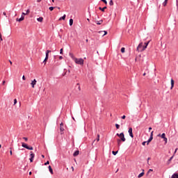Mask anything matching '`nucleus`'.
Segmentation results:
<instances>
[{
	"instance_id": "obj_1",
	"label": "nucleus",
	"mask_w": 178,
	"mask_h": 178,
	"mask_svg": "<svg viewBox=\"0 0 178 178\" xmlns=\"http://www.w3.org/2000/svg\"><path fill=\"white\" fill-rule=\"evenodd\" d=\"M116 136L120 138V139H117V141H122V143L126 141V138H124V133L122 132L120 134H116Z\"/></svg>"
},
{
	"instance_id": "obj_2",
	"label": "nucleus",
	"mask_w": 178,
	"mask_h": 178,
	"mask_svg": "<svg viewBox=\"0 0 178 178\" xmlns=\"http://www.w3.org/2000/svg\"><path fill=\"white\" fill-rule=\"evenodd\" d=\"M74 62L76 63V65H81V66H83L84 65V60L83 58H74Z\"/></svg>"
},
{
	"instance_id": "obj_3",
	"label": "nucleus",
	"mask_w": 178,
	"mask_h": 178,
	"mask_svg": "<svg viewBox=\"0 0 178 178\" xmlns=\"http://www.w3.org/2000/svg\"><path fill=\"white\" fill-rule=\"evenodd\" d=\"M22 147H23V148H26V149H29V151H33V149H34L32 146H29L27 143H22Z\"/></svg>"
},
{
	"instance_id": "obj_4",
	"label": "nucleus",
	"mask_w": 178,
	"mask_h": 178,
	"mask_svg": "<svg viewBox=\"0 0 178 178\" xmlns=\"http://www.w3.org/2000/svg\"><path fill=\"white\" fill-rule=\"evenodd\" d=\"M143 47H144V46H143V42H140V43L138 44V46L137 47L136 51H137L138 52H143V51H144L145 50H143Z\"/></svg>"
},
{
	"instance_id": "obj_5",
	"label": "nucleus",
	"mask_w": 178,
	"mask_h": 178,
	"mask_svg": "<svg viewBox=\"0 0 178 178\" xmlns=\"http://www.w3.org/2000/svg\"><path fill=\"white\" fill-rule=\"evenodd\" d=\"M129 134L131 138H134V135L133 134V128L129 127L128 130Z\"/></svg>"
},
{
	"instance_id": "obj_6",
	"label": "nucleus",
	"mask_w": 178,
	"mask_h": 178,
	"mask_svg": "<svg viewBox=\"0 0 178 178\" xmlns=\"http://www.w3.org/2000/svg\"><path fill=\"white\" fill-rule=\"evenodd\" d=\"M60 131L61 135L63 134V131H65V128H63V122L60 124Z\"/></svg>"
},
{
	"instance_id": "obj_7",
	"label": "nucleus",
	"mask_w": 178,
	"mask_h": 178,
	"mask_svg": "<svg viewBox=\"0 0 178 178\" xmlns=\"http://www.w3.org/2000/svg\"><path fill=\"white\" fill-rule=\"evenodd\" d=\"M35 84H37V80H36V79H33V80L31 81V85L32 88H35Z\"/></svg>"
},
{
	"instance_id": "obj_8",
	"label": "nucleus",
	"mask_w": 178,
	"mask_h": 178,
	"mask_svg": "<svg viewBox=\"0 0 178 178\" xmlns=\"http://www.w3.org/2000/svg\"><path fill=\"white\" fill-rule=\"evenodd\" d=\"M150 40L145 42V45L143 47V49L142 50H145L147 49V47H148V44H149Z\"/></svg>"
},
{
	"instance_id": "obj_9",
	"label": "nucleus",
	"mask_w": 178,
	"mask_h": 178,
	"mask_svg": "<svg viewBox=\"0 0 178 178\" xmlns=\"http://www.w3.org/2000/svg\"><path fill=\"white\" fill-rule=\"evenodd\" d=\"M79 154L80 151L79 149H76L73 152L72 155L73 156H77Z\"/></svg>"
},
{
	"instance_id": "obj_10",
	"label": "nucleus",
	"mask_w": 178,
	"mask_h": 178,
	"mask_svg": "<svg viewBox=\"0 0 178 178\" xmlns=\"http://www.w3.org/2000/svg\"><path fill=\"white\" fill-rule=\"evenodd\" d=\"M24 20V16L22 15L20 18H17L16 22H23Z\"/></svg>"
},
{
	"instance_id": "obj_11",
	"label": "nucleus",
	"mask_w": 178,
	"mask_h": 178,
	"mask_svg": "<svg viewBox=\"0 0 178 178\" xmlns=\"http://www.w3.org/2000/svg\"><path fill=\"white\" fill-rule=\"evenodd\" d=\"M175 87V80L173 79H171V87L170 90H173V88Z\"/></svg>"
},
{
	"instance_id": "obj_12",
	"label": "nucleus",
	"mask_w": 178,
	"mask_h": 178,
	"mask_svg": "<svg viewBox=\"0 0 178 178\" xmlns=\"http://www.w3.org/2000/svg\"><path fill=\"white\" fill-rule=\"evenodd\" d=\"M51 50H47L46 51V56H45V57L46 58H49V53H51Z\"/></svg>"
},
{
	"instance_id": "obj_13",
	"label": "nucleus",
	"mask_w": 178,
	"mask_h": 178,
	"mask_svg": "<svg viewBox=\"0 0 178 178\" xmlns=\"http://www.w3.org/2000/svg\"><path fill=\"white\" fill-rule=\"evenodd\" d=\"M49 170L51 175H54V170L52 169V167L51 165H49Z\"/></svg>"
},
{
	"instance_id": "obj_14",
	"label": "nucleus",
	"mask_w": 178,
	"mask_h": 178,
	"mask_svg": "<svg viewBox=\"0 0 178 178\" xmlns=\"http://www.w3.org/2000/svg\"><path fill=\"white\" fill-rule=\"evenodd\" d=\"M105 9H106V6L104 7H99V10H101L102 12H105Z\"/></svg>"
},
{
	"instance_id": "obj_15",
	"label": "nucleus",
	"mask_w": 178,
	"mask_h": 178,
	"mask_svg": "<svg viewBox=\"0 0 178 178\" xmlns=\"http://www.w3.org/2000/svg\"><path fill=\"white\" fill-rule=\"evenodd\" d=\"M150 140H154V131H152L150 134V136L149 138Z\"/></svg>"
},
{
	"instance_id": "obj_16",
	"label": "nucleus",
	"mask_w": 178,
	"mask_h": 178,
	"mask_svg": "<svg viewBox=\"0 0 178 178\" xmlns=\"http://www.w3.org/2000/svg\"><path fill=\"white\" fill-rule=\"evenodd\" d=\"M37 20L40 23H42V21L44 20V17H40L39 18H37Z\"/></svg>"
},
{
	"instance_id": "obj_17",
	"label": "nucleus",
	"mask_w": 178,
	"mask_h": 178,
	"mask_svg": "<svg viewBox=\"0 0 178 178\" xmlns=\"http://www.w3.org/2000/svg\"><path fill=\"white\" fill-rule=\"evenodd\" d=\"M96 23H97V24L98 26H99V25L102 24V23H104V20L101 19V20H99V21H97Z\"/></svg>"
},
{
	"instance_id": "obj_18",
	"label": "nucleus",
	"mask_w": 178,
	"mask_h": 178,
	"mask_svg": "<svg viewBox=\"0 0 178 178\" xmlns=\"http://www.w3.org/2000/svg\"><path fill=\"white\" fill-rule=\"evenodd\" d=\"M99 33H104V35H102V37H104V36L106 35V34H108V31H99Z\"/></svg>"
},
{
	"instance_id": "obj_19",
	"label": "nucleus",
	"mask_w": 178,
	"mask_h": 178,
	"mask_svg": "<svg viewBox=\"0 0 178 178\" xmlns=\"http://www.w3.org/2000/svg\"><path fill=\"white\" fill-rule=\"evenodd\" d=\"M171 178H178V172L177 173H174Z\"/></svg>"
},
{
	"instance_id": "obj_20",
	"label": "nucleus",
	"mask_w": 178,
	"mask_h": 178,
	"mask_svg": "<svg viewBox=\"0 0 178 178\" xmlns=\"http://www.w3.org/2000/svg\"><path fill=\"white\" fill-rule=\"evenodd\" d=\"M172 159H173V156H171L170 159L167 161V165H170V162L172 161Z\"/></svg>"
},
{
	"instance_id": "obj_21",
	"label": "nucleus",
	"mask_w": 178,
	"mask_h": 178,
	"mask_svg": "<svg viewBox=\"0 0 178 178\" xmlns=\"http://www.w3.org/2000/svg\"><path fill=\"white\" fill-rule=\"evenodd\" d=\"M144 175H145V172H142L140 174H139V175H138V178H141V177H143V176H144Z\"/></svg>"
},
{
	"instance_id": "obj_22",
	"label": "nucleus",
	"mask_w": 178,
	"mask_h": 178,
	"mask_svg": "<svg viewBox=\"0 0 178 178\" xmlns=\"http://www.w3.org/2000/svg\"><path fill=\"white\" fill-rule=\"evenodd\" d=\"M66 19V15H64L63 17L59 18V20H65Z\"/></svg>"
},
{
	"instance_id": "obj_23",
	"label": "nucleus",
	"mask_w": 178,
	"mask_h": 178,
	"mask_svg": "<svg viewBox=\"0 0 178 178\" xmlns=\"http://www.w3.org/2000/svg\"><path fill=\"white\" fill-rule=\"evenodd\" d=\"M48 59H49L48 57L44 58V60H43V63H44V65H47V62H48Z\"/></svg>"
},
{
	"instance_id": "obj_24",
	"label": "nucleus",
	"mask_w": 178,
	"mask_h": 178,
	"mask_svg": "<svg viewBox=\"0 0 178 178\" xmlns=\"http://www.w3.org/2000/svg\"><path fill=\"white\" fill-rule=\"evenodd\" d=\"M151 172H154V170L149 169V170L147 171V174H146V176H148V175H149V173H151Z\"/></svg>"
},
{
	"instance_id": "obj_25",
	"label": "nucleus",
	"mask_w": 178,
	"mask_h": 178,
	"mask_svg": "<svg viewBox=\"0 0 178 178\" xmlns=\"http://www.w3.org/2000/svg\"><path fill=\"white\" fill-rule=\"evenodd\" d=\"M166 137V134L165 133H163L161 136V138L164 139Z\"/></svg>"
},
{
	"instance_id": "obj_26",
	"label": "nucleus",
	"mask_w": 178,
	"mask_h": 178,
	"mask_svg": "<svg viewBox=\"0 0 178 178\" xmlns=\"http://www.w3.org/2000/svg\"><path fill=\"white\" fill-rule=\"evenodd\" d=\"M76 87H78L79 91H81V88H80V83H76Z\"/></svg>"
},
{
	"instance_id": "obj_27",
	"label": "nucleus",
	"mask_w": 178,
	"mask_h": 178,
	"mask_svg": "<svg viewBox=\"0 0 178 178\" xmlns=\"http://www.w3.org/2000/svg\"><path fill=\"white\" fill-rule=\"evenodd\" d=\"M70 26H73V19H70Z\"/></svg>"
},
{
	"instance_id": "obj_28",
	"label": "nucleus",
	"mask_w": 178,
	"mask_h": 178,
	"mask_svg": "<svg viewBox=\"0 0 178 178\" xmlns=\"http://www.w3.org/2000/svg\"><path fill=\"white\" fill-rule=\"evenodd\" d=\"M125 51H126V49H125L124 47H122V48H121V52H122V54H124Z\"/></svg>"
},
{
	"instance_id": "obj_29",
	"label": "nucleus",
	"mask_w": 178,
	"mask_h": 178,
	"mask_svg": "<svg viewBox=\"0 0 178 178\" xmlns=\"http://www.w3.org/2000/svg\"><path fill=\"white\" fill-rule=\"evenodd\" d=\"M168 5V0H165L163 3V6H166Z\"/></svg>"
},
{
	"instance_id": "obj_30",
	"label": "nucleus",
	"mask_w": 178,
	"mask_h": 178,
	"mask_svg": "<svg viewBox=\"0 0 178 178\" xmlns=\"http://www.w3.org/2000/svg\"><path fill=\"white\" fill-rule=\"evenodd\" d=\"M118 152H119V151L118 150H117V151H113L112 152V154H113V155H116L117 154H118Z\"/></svg>"
},
{
	"instance_id": "obj_31",
	"label": "nucleus",
	"mask_w": 178,
	"mask_h": 178,
	"mask_svg": "<svg viewBox=\"0 0 178 178\" xmlns=\"http://www.w3.org/2000/svg\"><path fill=\"white\" fill-rule=\"evenodd\" d=\"M109 5H110V6H113V0H111L109 1Z\"/></svg>"
},
{
	"instance_id": "obj_32",
	"label": "nucleus",
	"mask_w": 178,
	"mask_h": 178,
	"mask_svg": "<svg viewBox=\"0 0 178 178\" xmlns=\"http://www.w3.org/2000/svg\"><path fill=\"white\" fill-rule=\"evenodd\" d=\"M115 127L118 129H120V125H119V124H115Z\"/></svg>"
},
{
	"instance_id": "obj_33",
	"label": "nucleus",
	"mask_w": 178,
	"mask_h": 178,
	"mask_svg": "<svg viewBox=\"0 0 178 178\" xmlns=\"http://www.w3.org/2000/svg\"><path fill=\"white\" fill-rule=\"evenodd\" d=\"M163 140V141H165V144L168 143V138H166V136Z\"/></svg>"
},
{
	"instance_id": "obj_34",
	"label": "nucleus",
	"mask_w": 178,
	"mask_h": 178,
	"mask_svg": "<svg viewBox=\"0 0 178 178\" xmlns=\"http://www.w3.org/2000/svg\"><path fill=\"white\" fill-rule=\"evenodd\" d=\"M10 155H13V152L12 151V147H10Z\"/></svg>"
},
{
	"instance_id": "obj_35",
	"label": "nucleus",
	"mask_w": 178,
	"mask_h": 178,
	"mask_svg": "<svg viewBox=\"0 0 178 178\" xmlns=\"http://www.w3.org/2000/svg\"><path fill=\"white\" fill-rule=\"evenodd\" d=\"M101 1L105 3V5H108V1H106V0H101Z\"/></svg>"
},
{
	"instance_id": "obj_36",
	"label": "nucleus",
	"mask_w": 178,
	"mask_h": 178,
	"mask_svg": "<svg viewBox=\"0 0 178 178\" xmlns=\"http://www.w3.org/2000/svg\"><path fill=\"white\" fill-rule=\"evenodd\" d=\"M54 8H55V7L51 6V7L49 8V10L51 12H52V10H54Z\"/></svg>"
},
{
	"instance_id": "obj_37",
	"label": "nucleus",
	"mask_w": 178,
	"mask_h": 178,
	"mask_svg": "<svg viewBox=\"0 0 178 178\" xmlns=\"http://www.w3.org/2000/svg\"><path fill=\"white\" fill-rule=\"evenodd\" d=\"M29 161L30 162H33L34 161V156H31L30 159H29Z\"/></svg>"
},
{
	"instance_id": "obj_38",
	"label": "nucleus",
	"mask_w": 178,
	"mask_h": 178,
	"mask_svg": "<svg viewBox=\"0 0 178 178\" xmlns=\"http://www.w3.org/2000/svg\"><path fill=\"white\" fill-rule=\"evenodd\" d=\"M152 141V140L149 138L148 140L146 141L147 145H148L149 144V143H151Z\"/></svg>"
},
{
	"instance_id": "obj_39",
	"label": "nucleus",
	"mask_w": 178,
	"mask_h": 178,
	"mask_svg": "<svg viewBox=\"0 0 178 178\" xmlns=\"http://www.w3.org/2000/svg\"><path fill=\"white\" fill-rule=\"evenodd\" d=\"M1 41H3V39L2 38V34L0 33V42Z\"/></svg>"
},
{
	"instance_id": "obj_40",
	"label": "nucleus",
	"mask_w": 178,
	"mask_h": 178,
	"mask_svg": "<svg viewBox=\"0 0 178 178\" xmlns=\"http://www.w3.org/2000/svg\"><path fill=\"white\" fill-rule=\"evenodd\" d=\"M60 55H63V49H60Z\"/></svg>"
},
{
	"instance_id": "obj_41",
	"label": "nucleus",
	"mask_w": 178,
	"mask_h": 178,
	"mask_svg": "<svg viewBox=\"0 0 178 178\" xmlns=\"http://www.w3.org/2000/svg\"><path fill=\"white\" fill-rule=\"evenodd\" d=\"M35 154L33 153V152H30V156H34Z\"/></svg>"
},
{
	"instance_id": "obj_42",
	"label": "nucleus",
	"mask_w": 178,
	"mask_h": 178,
	"mask_svg": "<svg viewBox=\"0 0 178 178\" xmlns=\"http://www.w3.org/2000/svg\"><path fill=\"white\" fill-rule=\"evenodd\" d=\"M96 140L97 141H99V134H97Z\"/></svg>"
},
{
	"instance_id": "obj_43",
	"label": "nucleus",
	"mask_w": 178,
	"mask_h": 178,
	"mask_svg": "<svg viewBox=\"0 0 178 178\" xmlns=\"http://www.w3.org/2000/svg\"><path fill=\"white\" fill-rule=\"evenodd\" d=\"M17 104V99H14V105H16Z\"/></svg>"
},
{
	"instance_id": "obj_44",
	"label": "nucleus",
	"mask_w": 178,
	"mask_h": 178,
	"mask_svg": "<svg viewBox=\"0 0 178 178\" xmlns=\"http://www.w3.org/2000/svg\"><path fill=\"white\" fill-rule=\"evenodd\" d=\"M117 143H118V147H120V143H122V141H117Z\"/></svg>"
},
{
	"instance_id": "obj_45",
	"label": "nucleus",
	"mask_w": 178,
	"mask_h": 178,
	"mask_svg": "<svg viewBox=\"0 0 178 178\" xmlns=\"http://www.w3.org/2000/svg\"><path fill=\"white\" fill-rule=\"evenodd\" d=\"M29 13H30V10L29 9L26 10V15H29Z\"/></svg>"
},
{
	"instance_id": "obj_46",
	"label": "nucleus",
	"mask_w": 178,
	"mask_h": 178,
	"mask_svg": "<svg viewBox=\"0 0 178 178\" xmlns=\"http://www.w3.org/2000/svg\"><path fill=\"white\" fill-rule=\"evenodd\" d=\"M70 56H71V58H74V56L72 53H70Z\"/></svg>"
},
{
	"instance_id": "obj_47",
	"label": "nucleus",
	"mask_w": 178,
	"mask_h": 178,
	"mask_svg": "<svg viewBox=\"0 0 178 178\" xmlns=\"http://www.w3.org/2000/svg\"><path fill=\"white\" fill-rule=\"evenodd\" d=\"M44 165H49V161H47L46 163H44Z\"/></svg>"
},
{
	"instance_id": "obj_48",
	"label": "nucleus",
	"mask_w": 178,
	"mask_h": 178,
	"mask_svg": "<svg viewBox=\"0 0 178 178\" xmlns=\"http://www.w3.org/2000/svg\"><path fill=\"white\" fill-rule=\"evenodd\" d=\"M23 139L25 140V141H29V138H28L24 137Z\"/></svg>"
},
{
	"instance_id": "obj_49",
	"label": "nucleus",
	"mask_w": 178,
	"mask_h": 178,
	"mask_svg": "<svg viewBox=\"0 0 178 178\" xmlns=\"http://www.w3.org/2000/svg\"><path fill=\"white\" fill-rule=\"evenodd\" d=\"M145 144H147V141H144L142 143V145H145Z\"/></svg>"
},
{
	"instance_id": "obj_50",
	"label": "nucleus",
	"mask_w": 178,
	"mask_h": 178,
	"mask_svg": "<svg viewBox=\"0 0 178 178\" xmlns=\"http://www.w3.org/2000/svg\"><path fill=\"white\" fill-rule=\"evenodd\" d=\"M62 59H63V56H59V60H62Z\"/></svg>"
},
{
	"instance_id": "obj_51",
	"label": "nucleus",
	"mask_w": 178,
	"mask_h": 178,
	"mask_svg": "<svg viewBox=\"0 0 178 178\" xmlns=\"http://www.w3.org/2000/svg\"><path fill=\"white\" fill-rule=\"evenodd\" d=\"M121 119H126V115H122V116L121 117Z\"/></svg>"
},
{
	"instance_id": "obj_52",
	"label": "nucleus",
	"mask_w": 178,
	"mask_h": 178,
	"mask_svg": "<svg viewBox=\"0 0 178 178\" xmlns=\"http://www.w3.org/2000/svg\"><path fill=\"white\" fill-rule=\"evenodd\" d=\"M5 83H6V81H3L2 86H5Z\"/></svg>"
},
{
	"instance_id": "obj_53",
	"label": "nucleus",
	"mask_w": 178,
	"mask_h": 178,
	"mask_svg": "<svg viewBox=\"0 0 178 178\" xmlns=\"http://www.w3.org/2000/svg\"><path fill=\"white\" fill-rule=\"evenodd\" d=\"M22 80H26V76L24 75L22 76Z\"/></svg>"
},
{
	"instance_id": "obj_54",
	"label": "nucleus",
	"mask_w": 178,
	"mask_h": 178,
	"mask_svg": "<svg viewBox=\"0 0 178 178\" xmlns=\"http://www.w3.org/2000/svg\"><path fill=\"white\" fill-rule=\"evenodd\" d=\"M26 15H27V14H26V13H22V16H26Z\"/></svg>"
},
{
	"instance_id": "obj_55",
	"label": "nucleus",
	"mask_w": 178,
	"mask_h": 178,
	"mask_svg": "<svg viewBox=\"0 0 178 178\" xmlns=\"http://www.w3.org/2000/svg\"><path fill=\"white\" fill-rule=\"evenodd\" d=\"M151 130H152V127H149V131H151Z\"/></svg>"
},
{
	"instance_id": "obj_56",
	"label": "nucleus",
	"mask_w": 178,
	"mask_h": 178,
	"mask_svg": "<svg viewBox=\"0 0 178 178\" xmlns=\"http://www.w3.org/2000/svg\"><path fill=\"white\" fill-rule=\"evenodd\" d=\"M178 148H176L175 152H174V154H176Z\"/></svg>"
},
{
	"instance_id": "obj_57",
	"label": "nucleus",
	"mask_w": 178,
	"mask_h": 178,
	"mask_svg": "<svg viewBox=\"0 0 178 178\" xmlns=\"http://www.w3.org/2000/svg\"><path fill=\"white\" fill-rule=\"evenodd\" d=\"M54 62H56V56H54Z\"/></svg>"
},
{
	"instance_id": "obj_58",
	"label": "nucleus",
	"mask_w": 178,
	"mask_h": 178,
	"mask_svg": "<svg viewBox=\"0 0 178 178\" xmlns=\"http://www.w3.org/2000/svg\"><path fill=\"white\" fill-rule=\"evenodd\" d=\"M3 16H6V12H3Z\"/></svg>"
},
{
	"instance_id": "obj_59",
	"label": "nucleus",
	"mask_w": 178,
	"mask_h": 178,
	"mask_svg": "<svg viewBox=\"0 0 178 178\" xmlns=\"http://www.w3.org/2000/svg\"><path fill=\"white\" fill-rule=\"evenodd\" d=\"M149 159H151V158L149 157V158L147 159V163H148V164H149Z\"/></svg>"
},
{
	"instance_id": "obj_60",
	"label": "nucleus",
	"mask_w": 178,
	"mask_h": 178,
	"mask_svg": "<svg viewBox=\"0 0 178 178\" xmlns=\"http://www.w3.org/2000/svg\"><path fill=\"white\" fill-rule=\"evenodd\" d=\"M108 155H111V150H108Z\"/></svg>"
},
{
	"instance_id": "obj_61",
	"label": "nucleus",
	"mask_w": 178,
	"mask_h": 178,
	"mask_svg": "<svg viewBox=\"0 0 178 178\" xmlns=\"http://www.w3.org/2000/svg\"><path fill=\"white\" fill-rule=\"evenodd\" d=\"M161 136H162V135H161V134H159L157 135V137H161Z\"/></svg>"
},
{
	"instance_id": "obj_62",
	"label": "nucleus",
	"mask_w": 178,
	"mask_h": 178,
	"mask_svg": "<svg viewBox=\"0 0 178 178\" xmlns=\"http://www.w3.org/2000/svg\"><path fill=\"white\" fill-rule=\"evenodd\" d=\"M9 63L12 65V61L10 60H9Z\"/></svg>"
},
{
	"instance_id": "obj_63",
	"label": "nucleus",
	"mask_w": 178,
	"mask_h": 178,
	"mask_svg": "<svg viewBox=\"0 0 178 178\" xmlns=\"http://www.w3.org/2000/svg\"><path fill=\"white\" fill-rule=\"evenodd\" d=\"M147 74V73L144 72L143 73V76H145Z\"/></svg>"
},
{
	"instance_id": "obj_64",
	"label": "nucleus",
	"mask_w": 178,
	"mask_h": 178,
	"mask_svg": "<svg viewBox=\"0 0 178 178\" xmlns=\"http://www.w3.org/2000/svg\"><path fill=\"white\" fill-rule=\"evenodd\" d=\"M37 2H41V0H37Z\"/></svg>"
}]
</instances>
